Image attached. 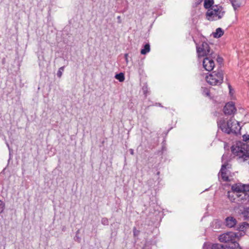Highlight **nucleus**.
<instances>
[{
	"mask_svg": "<svg viewBox=\"0 0 249 249\" xmlns=\"http://www.w3.org/2000/svg\"><path fill=\"white\" fill-rule=\"evenodd\" d=\"M147 87H146L145 88L143 87V92H144V94L146 95V91H147Z\"/></svg>",
	"mask_w": 249,
	"mask_h": 249,
	"instance_id": "32",
	"label": "nucleus"
},
{
	"mask_svg": "<svg viewBox=\"0 0 249 249\" xmlns=\"http://www.w3.org/2000/svg\"><path fill=\"white\" fill-rule=\"evenodd\" d=\"M231 190L233 193H242L244 190L243 185L240 184H235L231 186Z\"/></svg>",
	"mask_w": 249,
	"mask_h": 249,
	"instance_id": "12",
	"label": "nucleus"
},
{
	"mask_svg": "<svg viewBox=\"0 0 249 249\" xmlns=\"http://www.w3.org/2000/svg\"><path fill=\"white\" fill-rule=\"evenodd\" d=\"M223 248L224 246L219 244H213L212 246V249H223Z\"/></svg>",
	"mask_w": 249,
	"mask_h": 249,
	"instance_id": "21",
	"label": "nucleus"
},
{
	"mask_svg": "<svg viewBox=\"0 0 249 249\" xmlns=\"http://www.w3.org/2000/svg\"><path fill=\"white\" fill-rule=\"evenodd\" d=\"M5 208V203L2 200H0V213H2Z\"/></svg>",
	"mask_w": 249,
	"mask_h": 249,
	"instance_id": "23",
	"label": "nucleus"
},
{
	"mask_svg": "<svg viewBox=\"0 0 249 249\" xmlns=\"http://www.w3.org/2000/svg\"><path fill=\"white\" fill-rule=\"evenodd\" d=\"M158 105H159V106H161V104H160V103H159V104H158Z\"/></svg>",
	"mask_w": 249,
	"mask_h": 249,
	"instance_id": "37",
	"label": "nucleus"
},
{
	"mask_svg": "<svg viewBox=\"0 0 249 249\" xmlns=\"http://www.w3.org/2000/svg\"><path fill=\"white\" fill-rule=\"evenodd\" d=\"M203 94L206 96H210V92L209 90L206 88L204 89L203 90Z\"/></svg>",
	"mask_w": 249,
	"mask_h": 249,
	"instance_id": "26",
	"label": "nucleus"
},
{
	"mask_svg": "<svg viewBox=\"0 0 249 249\" xmlns=\"http://www.w3.org/2000/svg\"><path fill=\"white\" fill-rule=\"evenodd\" d=\"M234 123V120H232V119H230L228 120L227 122H223L221 123H218V125L219 126V127L221 128L222 131L224 132H225V130L223 129V128H232V127L233 126V124Z\"/></svg>",
	"mask_w": 249,
	"mask_h": 249,
	"instance_id": "9",
	"label": "nucleus"
},
{
	"mask_svg": "<svg viewBox=\"0 0 249 249\" xmlns=\"http://www.w3.org/2000/svg\"><path fill=\"white\" fill-rule=\"evenodd\" d=\"M225 11L222 6L214 5L208 9L206 13V18L209 21H215L222 18Z\"/></svg>",
	"mask_w": 249,
	"mask_h": 249,
	"instance_id": "2",
	"label": "nucleus"
},
{
	"mask_svg": "<svg viewBox=\"0 0 249 249\" xmlns=\"http://www.w3.org/2000/svg\"><path fill=\"white\" fill-rule=\"evenodd\" d=\"M214 57H213L212 55V56L206 57L203 58L202 61L203 66L206 71H210L213 69L214 67V62L213 58Z\"/></svg>",
	"mask_w": 249,
	"mask_h": 249,
	"instance_id": "6",
	"label": "nucleus"
},
{
	"mask_svg": "<svg viewBox=\"0 0 249 249\" xmlns=\"http://www.w3.org/2000/svg\"><path fill=\"white\" fill-rule=\"evenodd\" d=\"M139 233V231L136 230V228L134 227L133 228V234L134 236H138Z\"/></svg>",
	"mask_w": 249,
	"mask_h": 249,
	"instance_id": "28",
	"label": "nucleus"
},
{
	"mask_svg": "<svg viewBox=\"0 0 249 249\" xmlns=\"http://www.w3.org/2000/svg\"><path fill=\"white\" fill-rule=\"evenodd\" d=\"M236 196H237V197H239V196H238V195H236Z\"/></svg>",
	"mask_w": 249,
	"mask_h": 249,
	"instance_id": "38",
	"label": "nucleus"
},
{
	"mask_svg": "<svg viewBox=\"0 0 249 249\" xmlns=\"http://www.w3.org/2000/svg\"><path fill=\"white\" fill-rule=\"evenodd\" d=\"M236 219L232 216H228L225 219V225L228 228L234 227L237 224Z\"/></svg>",
	"mask_w": 249,
	"mask_h": 249,
	"instance_id": "10",
	"label": "nucleus"
},
{
	"mask_svg": "<svg viewBox=\"0 0 249 249\" xmlns=\"http://www.w3.org/2000/svg\"><path fill=\"white\" fill-rule=\"evenodd\" d=\"M124 57H125V61H126V63H127L128 62V58H127L128 54L127 53H125L124 54Z\"/></svg>",
	"mask_w": 249,
	"mask_h": 249,
	"instance_id": "30",
	"label": "nucleus"
},
{
	"mask_svg": "<svg viewBox=\"0 0 249 249\" xmlns=\"http://www.w3.org/2000/svg\"><path fill=\"white\" fill-rule=\"evenodd\" d=\"M196 52L199 59L202 57L212 56L213 54L209 44L205 42H202L199 46L196 44Z\"/></svg>",
	"mask_w": 249,
	"mask_h": 249,
	"instance_id": "5",
	"label": "nucleus"
},
{
	"mask_svg": "<svg viewBox=\"0 0 249 249\" xmlns=\"http://www.w3.org/2000/svg\"><path fill=\"white\" fill-rule=\"evenodd\" d=\"M74 240L75 241H77L78 242H80V237L78 235H75V237H74Z\"/></svg>",
	"mask_w": 249,
	"mask_h": 249,
	"instance_id": "29",
	"label": "nucleus"
},
{
	"mask_svg": "<svg viewBox=\"0 0 249 249\" xmlns=\"http://www.w3.org/2000/svg\"><path fill=\"white\" fill-rule=\"evenodd\" d=\"M241 128V127L240 125L239 122L234 120V123L233 124L232 128H223V129L225 130V133H226L229 134L231 133L237 134L240 132Z\"/></svg>",
	"mask_w": 249,
	"mask_h": 249,
	"instance_id": "8",
	"label": "nucleus"
},
{
	"mask_svg": "<svg viewBox=\"0 0 249 249\" xmlns=\"http://www.w3.org/2000/svg\"><path fill=\"white\" fill-rule=\"evenodd\" d=\"M243 140L246 142H249V135H244L243 136Z\"/></svg>",
	"mask_w": 249,
	"mask_h": 249,
	"instance_id": "27",
	"label": "nucleus"
},
{
	"mask_svg": "<svg viewBox=\"0 0 249 249\" xmlns=\"http://www.w3.org/2000/svg\"><path fill=\"white\" fill-rule=\"evenodd\" d=\"M231 150L233 154L238 156L240 158H243L244 161L249 159V150L247 149L246 144L240 143L239 145H233L231 147Z\"/></svg>",
	"mask_w": 249,
	"mask_h": 249,
	"instance_id": "3",
	"label": "nucleus"
},
{
	"mask_svg": "<svg viewBox=\"0 0 249 249\" xmlns=\"http://www.w3.org/2000/svg\"><path fill=\"white\" fill-rule=\"evenodd\" d=\"M233 193H233V192H231L229 191L228 192V197L230 200V201L232 202H234L235 199V198Z\"/></svg>",
	"mask_w": 249,
	"mask_h": 249,
	"instance_id": "20",
	"label": "nucleus"
},
{
	"mask_svg": "<svg viewBox=\"0 0 249 249\" xmlns=\"http://www.w3.org/2000/svg\"><path fill=\"white\" fill-rule=\"evenodd\" d=\"M228 165V164L224 163L222 164L221 166V168L220 170L221 176L223 181H228L229 180V177L226 175V173L225 170L226 169L227 166Z\"/></svg>",
	"mask_w": 249,
	"mask_h": 249,
	"instance_id": "11",
	"label": "nucleus"
},
{
	"mask_svg": "<svg viewBox=\"0 0 249 249\" xmlns=\"http://www.w3.org/2000/svg\"><path fill=\"white\" fill-rule=\"evenodd\" d=\"M214 1L213 0H204V7L207 9H210L213 5Z\"/></svg>",
	"mask_w": 249,
	"mask_h": 249,
	"instance_id": "14",
	"label": "nucleus"
},
{
	"mask_svg": "<svg viewBox=\"0 0 249 249\" xmlns=\"http://www.w3.org/2000/svg\"><path fill=\"white\" fill-rule=\"evenodd\" d=\"M206 80L211 85H220L223 81V73L222 71H213L206 77Z\"/></svg>",
	"mask_w": 249,
	"mask_h": 249,
	"instance_id": "4",
	"label": "nucleus"
},
{
	"mask_svg": "<svg viewBox=\"0 0 249 249\" xmlns=\"http://www.w3.org/2000/svg\"><path fill=\"white\" fill-rule=\"evenodd\" d=\"M242 213L245 219L249 218V208H245Z\"/></svg>",
	"mask_w": 249,
	"mask_h": 249,
	"instance_id": "19",
	"label": "nucleus"
},
{
	"mask_svg": "<svg viewBox=\"0 0 249 249\" xmlns=\"http://www.w3.org/2000/svg\"><path fill=\"white\" fill-rule=\"evenodd\" d=\"M232 5L235 10L237 9L241 5V3L239 0H230Z\"/></svg>",
	"mask_w": 249,
	"mask_h": 249,
	"instance_id": "17",
	"label": "nucleus"
},
{
	"mask_svg": "<svg viewBox=\"0 0 249 249\" xmlns=\"http://www.w3.org/2000/svg\"><path fill=\"white\" fill-rule=\"evenodd\" d=\"M129 151L131 155H134V150L133 149H130Z\"/></svg>",
	"mask_w": 249,
	"mask_h": 249,
	"instance_id": "31",
	"label": "nucleus"
},
{
	"mask_svg": "<svg viewBox=\"0 0 249 249\" xmlns=\"http://www.w3.org/2000/svg\"><path fill=\"white\" fill-rule=\"evenodd\" d=\"M227 156V155L224 154L222 157V160H223L225 157Z\"/></svg>",
	"mask_w": 249,
	"mask_h": 249,
	"instance_id": "34",
	"label": "nucleus"
},
{
	"mask_svg": "<svg viewBox=\"0 0 249 249\" xmlns=\"http://www.w3.org/2000/svg\"><path fill=\"white\" fill-rule=\"evenodd\" d=\"M243 235L244 233L240 232H228L221 234L219 236V240L221 242L232 243L234 246V249H241L237 240Z\"/></svg>",
	"mask_w": 249,
	"mask_h": 249,
	"instance_id": "1",
	"label": "nucleus"
},
{
	"mask_svg": "<svg viewBox=\"0 0 249 249\" xmlns=\"http://www.w3.org/2000/svg\"><path fill=\"white\" fill-rule=\"evenodd\" d=\"M117 19H118V22L119 23H121V17L120 16H118L117 17Z\"/></svg>",
	"mask_w": 249,
	"mask_h": 249,
	"instance_id": "33",
	"label": "nucleus"
},
{
	"mask_svg": "<svg viewBox=\"0 0 249 249\" xmlns=\"http://www.w3.org/2000/svg\"><path fill=\"white\" fill-rule=\"evenodd\" d=\"M6 144H7V147L9 148V144H8V143H6Z\"/></svg>",
	"mask_w": 249,
	"mask_h": 249,
	"instance_id": "36",
	"label": "nucleus"
},
{
	"mask_svg": "<svg viewBox=\"0 0 249 249\" xmlns=\"http://www.w3.org/2000/svg\"><path fill=\"white\" fill-rule=\"evenodd\" d=\"M115 77L121 82H123L124 80V75L122 72L116 74Z\"/></svg>",
	"mask_w": 249,
	"mask_h": 249,
	"instance_id": "18",
	"label": "nucleus"
},
{
	"mask_svg": "<svg viewBox=\"0 0 249 249\" xmlns=\"http://www.w3.org/2000/svg\"><path fill=\"white\" fill-rule=\"evenodd\" d=\"M79 231L78 230L76 232V235H78V233H79Z\"/></svg>",
	"mask_w": 249,
	"mask_h": 249,
	"instance_id": "35",
	"label": "nucleus"
},
{
	"mask_svg": "<svg viewBox=\"0 0 249 249\" xmlns=\"http://www.w3.org/2000/svg\"><path fill=\"white\" fill-rule=\"evenodd\" d=\"M224 112L226 115H233L236 111V108L233 102H230L227 103L223 109Z\"/></svg>",
	"mask_w": 249,
	"mask_h": 249,
	"instance_id": "7",
	"label": "nucleus"
},
{
	"mask_svg": "<svg viewBox=\"0 0 249 249\" xmlns=\"http://www.w3.org/2000/svg\"><path fill=\"white\" fill-rule=\"evenodd\" d=\"M101 223L104 225H108L109 224L108 220L106 217H104L101 220Z\"/></svg>",
	"mask_w": 249,
	"mask_h": 249,
	"instance_id": "24",
	"label": "nucleus"
},
{
	"mask_svg": "<svg viewBox=\"0 0 249 249\" xmlns=\"http://www.w3.org/2000/svg\"><path fill=\"white\" fill-rule=\"evenodd\" d=\"M64 70V66L61 67L59 69V70L57 72V76L59 78H60L61 77Z\"/></svg>",
	"mask_w": 249,
	"mask_h": 249,
	"instance_id": "22",
	"label": "nucleus"
},
{
	"mask_svg": "<svg viewBox=\"0 0 249 249\" xmlns=\"http://www.w3.org/2000/svg\"><path fill=\"white\" fill-rule=\"evenodd\" d=\"M249 227V224H248L246 222H244L241 223H240L239 225V227L237 228V229L239 231V232H242L244 233V235L245 234V232H244V231L247 229H248Z\"/></svg>",
	"mask_w": 249,
	"mask_h": 249,
	"instance_id": "13",
	"label": "nucleus"
},
{
	"mask_svg": "<svg viewBox=\"0 0 249 249\" xmlns=\"http://www.w3.org/2000/svg\"><path fill=\"white\" fill-rule=\"evenodd\" d=\"M150 51V45L148 43L144 45L143 48L141 50V53L142 54H145Z\"/></svg>",
	"mask_w": 249,
	"mask_h": 249,
	"instance_id": "16",
	"label": "nucleus"
},
{
	"mask_svg": "<svg viewBox=\"0 0 249 249\" xmlns=\"http://www.w3.org/2000/svg\"><path fill=\"white\" fill-rule=\"evenodd\" d=\"M243 186L244 190H243V194L245 196L247 192H249V185H243Z\"/></svg>",
	"mask_w": 249,
	"mask_h": 249,
	"instance_id": "25",
	"label": "nucleus"
},
{
	"mask_svg": "<svg viewBox=\"0 0 249 249\" xmlns=\"http://www.w3.org/2000/svg\"><path fill=\"white\" fill-rule=\"evenodd\" d=\"M224 34V32L221 28L216 29L215 32L213 33V36L215 38H219Z\"/></svg>",
	"mask_w": 249,
	"mask_h": 249,
	"instance_id": "15",
	"label": "nucleus"
}]
</instances>
